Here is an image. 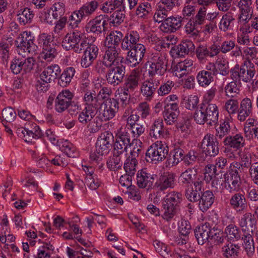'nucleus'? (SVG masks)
Segmentation results:
<instances>
[{
    "label": "nucleus",
    "mask_w": 258,
    "mask_h": 258,
    "mask_svg": "<svg viewBox=\"0 0 258 258\" xmlns=\"http://www.w3.org/2000/svg\"><path fill=\"white\" fill-rule=\"evenodd\" d=\"M238 223L244 234L253 233L256 229V219L250 212L243 214L239 219Z\"/></svg>",
    "instance_id": "f3484780"
},
{
    "label": "nucleus",
    "mask_w": 258,
    "mask_h": 258,
    "mask_svg": "<svg viewBox=\"0 0 258 258\" xmlns=\"http://www.w3.org/2000/svg\"><path fill=\"white\" fill-rule=\"evenodd\" d=\"M107 48L105 52L103 60L106 61L112 66L118 57V53L116 47L112 46H106Z\"/></svg>",
    "instance_id": "8fccbe9b"
},
{
    "label": "nucleus",
    "mask_w": 258,
    "mask_h": 258,
    "mask_svg": "<svg viewBox=\"0 0 258 258\" xmlns=\"http://www.w3.org/2000/svg\"><path fill=\"white\" fill-rule=\"evenodd\" d=\"M214 231V230L211 229L210 224L207 223L197 227L194 233L198 243L200 245L204 244L211 237L213 236Z\"/></svg>",
    "instance_id": "5701e85b"
},
{
    "label": "nucleus",
    "mask_w": 258,
    "mask_h": 258,
    "mask_svg": "<svg viewBox=\"0 0 258 258\" xmlns=\"http://www.w3.org/2000/svg\"><path fill=\"white\" fill-rule=\"evenodd\" d=\"M76 70L74 68L70 67L64 69L62 73L59 75L58 79V84L62 87H67L70 84L75 75Z\"/></svg>",
    "instance_id": "4c0bfd02"
},
{
    "label": "nucleus",
    "mask_w": 258,
    "mask_h": 258,
    "mask_svg": "<svg viewBox=\"0 0 258 258\" xmlns=\"http://www.w3.org/2000/svg\"><path fill=\"white\" fill-rule=\"evenodd\" d=\"M237 7L239 10L238 22L242 24L247 23L251 19L253 13L251 0H239Z\"/></svg>",
    "instance_id": "ddd939ff"
},
{
    "label": "nucleus",
    "mask_w": 258,
    "mask_h": 258,
    "mask_svg": "<svg viewBox=\"0 0 258 258\" xmlns=\"http://www.w3.org/2000/svg\"><path fill=\"white\" fill-rule=\"evenodd\" d=\"M181 17L170 16L166 18L160 26V30L164 33H174L179 30L182 25Z\"/></svg>",
    "instance_id": "a211bd4d"
},
{
    "label": "nucleus",
    "mask_w": 258,
    "mask_h": 258,
    "mask_svg": "<svg viewBox=\"0 0 258 258\" xmlns=\"http://www.w3.org/2000/svg\"><path fill=\"white\" fill-rule=\"evenodd\" d=\"M169 11L166 9L164 7H162L161 5L158 6V8L154 16V19L155 22L158 23H162L167 18L168 12Z\"/></svg>",
    "instance_id": "680f3d73"
},
{
    "label": "nucleus",
    "mask_w": 258,
    "mask_h": 258,
    "mask_svg": "<svg viewBox=\"0 0 258 258\" xmlns=\"http://www.w3.org/2000/svg\"><path fill=\"white\" fill-rule=\"evenodd\" d=\"M195 45L189 40L186 39L182 41L180 44L176 46V53L179 56H184L186 54L194 52Z\"/></svg>",
    "instance_id": "a19ab883"
},
{
    "label": "nucleus",
    "mask_w": 258,
    "mask_h": 258,
    "mask_svg": "<svg viewBox=\"0 0 258 258\" xmlns=\"http://www.w3.org/2000/svg\"><path fill=\"white\" fill-rule=\"evenodd\" d=\"M133 146L130 152L128 157L136 159L142 153L143 149V143L139 140H134L132 143Z\"/></svg>",
    "instance_id": "e2e57ef3"
},
{
    "label": "nucleus",
    "mask_w": 258,
    "mask_h": 258,
    "mask_svg": "<svg viewBox=\"0 0 258 258\" xmlns=\"http://www.w3.org/2000/svg\"><path fill=\"white\" fill-rule=\"evenodd\" d=\"M206 15V9L205 7L200 8L198 13L193 18V22L195 25H198L199 27L203 24L205 22V17Z\"/></svg>",
    "instance_id": "774afa93"
},
{
    "label": "nucleus",
    "mask_w": 258,
    "mask_h": 258,
    "mask_svg": "<svg viewBox=\"0 0 258 258\" xmlns=\"http://www.w3.org/2000/svg\"><path fill=\"white\" fill-rule=\"evenodd\" d=\"M214 76L211 72L201 71L197 75V80L200 86L206 87L214 81Z\"/></svg>",
    "instance_id": "79ce46f5"
},
{
    "label": "nucleus",
    "mask_w": 258,
    "mask_h": 258,
    "mask_svg": "<svg viewBox=\"0 0 258 258\" xmlns=\"http://www.w3.org/2000/svg\"><path fill=\"white\" fill-rule=\"evenodd\" d=\"M182 200V194L179 192L172 191L169 193L165 198L164 202L170 205L178 207V205L181 203Z\"/></svg>",
    "instance_id": "3c124183"
},
{
    "label": "nucleus",
    "mask_w": 258,
    "mask_h": 258,
    "mask_svg": "<svg viewBox=\"0 0 258 258\" xmlns=\"http://www.w3.org/2000/svg\"><path fill=\"white\" fill-rule=\"evenodd\" d=\"M235 18L232 13L228 12L224 14L219 24V29L224 32L231 30L234 26Z\"/></svg>",
    "instance_id": "c9c22d12"
},
{
    "label": "nucleus",
    "mask_w": 258,
    "mask_h": 258,
    "mask_svg": "<svg viewBox=\"0 0 258 258\" xmlns=\"http://www.w3.org/2000/svg\"><path fill=\"white\" fill-rule=\"evenodd\" d=\"M114 143V137L110 132H105L101 134L98 138L96 147L98 150H101L104 153H108Z\"/></svg>",
    "instance_id": "b1692460"
},
{
    "label": "nucleus",
    "mask_w": 258,
    "mask_h": 258,
    "mask_svg": "<svg viewBox=\"0 0 258 258\" xmlns=\"http://www.w3.org/2000/svg\"><path fill=\"white\" fill-rule=\"evenodd\" d=\"M98 7L96 1H92L84 4L78 10L74 11L69 17V25L72 28L78 27L79 24L84 17L92 15Z\"/></svg>",
    "instance_id": "7ed1b4c3"
},
{
    "label": "nucleus",
    "mask_w": 258,
    "mask_h": 258,
    "mask_svg": "<svg viewBox=\"0 0 258 258\" xmlns=\"http://www.w3.org/2000/svg\"><path fill=\"white\" fill-rule=\"evenodd\" d=\"M252 102L249 98H245L240 102L237 112V119L244 121L252 113Z\"/></svg>",
    "instance_id": "c85d7f7f"
},
{
    "label": "nucleus",
    "mask_w": 258,
    "mask_h": 258,
    "mask_svg": "<svg viewBox=\"0 0 258 258\" xmlns=\"http://www.w3.org/2000/svg\"><path fill=\"white\" fill-rule=\"evenodd\" d=\"M241 178L239 172L228 171L224 174V180L221 184V192L227 191L230 193L239 189L241 185Z\"/></svg>",
    "instance_id": "9d476101"
},
{
    "label": "nucleus",
    "mask_w": 258,
    "mask_h": 258,
    "mask_svg": "<svg viewBox=\"0 0 258 258\" xmlns=\"http://www.w3.org/2000/svg\"><path fill=\"white\" fill-rule=\"evenodd\" d=\"M125 74V67L123 64L112 65L106 72V80L113 86H118L123 82Z\"/></svg>",
    "instance_id": "9b49d317"
},
{
    "label": "nucleus",
    "mask_w": 258,
    "mask_h": 258,
    "mask_svg": "<svg viewBox=\"0 0 258 258\" xmlns=\"http://www.w3.org/2000/svg\"><path fill=\"white\" fill-rule=\"evenodd\" d=\"M97 100L91 95L85 97V107L78 117L79 121L83 125H87L88 131L91 133L98 132L102 126L101 121L95 117L97 110Z\"/></svg>",
    "instance_id": "f257e3e1"
},
{
    "label": "nucleus",
    "mask_w": 258,
    "mask_h": 258,
    "mask_svg": "<svg viewBox=\"0 0 258 258\" xmlns=\"http://www.w3.org/2000/svg\"><path fill=\"white\" fill-rule=\"evenodd\" d=\"M175 175L171 172H164L155 182L154 188L157 191H164L168 188H172L175 185Z\"/></svg>",
    "instance_id": "4468645a"
},
{
    "label": "nucleus",
    "mask_w": 258,
    "mask_h": 258,
    "mask_svg": "<svg viewBox=\"0 0 258 258\" xmlns=\"http://www.w3.org/2000/svg\"><path fill=\"white\" fill-rule=\"evenodd\" d=\"M253 233L244 234L242 239L243 241V246L247 255L251 256L254 252V242L252 237Z\"/></svg>",
    "instance_id": "a18cd8bd"
},
{
    "label": "nucleus",
    "mask_w": 258,
    "mask_h": 258,
    "mask_svg": "<svg viewBox=\"0 0 258 258\" xmlns=\"http://www.w3.org/2000/svg\"><path fill=\"white\" fill-rule=\"evenodd\" d=\"M160 84L155 78H149L144 82L141 87V93L147 100H150L155 94Z\"/></svg>",
    "instance_id": "a878e982"
},
{
    "label": "nucleus",
    "mask_w": 258,
    "mask_h": 258,
    "mask_svg": "<svg viewBox=\"0 0 258 258\" xmlns=\"http://www.w3.org/2000/svg\"><path fill=\"white\" fill-rule=\"evenodd\" d=\"M80 37H83V34L77 30H75L72 33L67 34L62 41V47L66 50H73L77 44V41L80 40Z\"/></svg>",
    "instance_id": "473e14b6"
},
{
    "label": "nucleus",
    "mask_w": 258,
    "mask_h": 258,
    "mask_svg": "<svg viewBox=\"0 0 258 258\" xmlns=\"http://www.w3.org/2000/svg\"><path fill=\"white\" fill-rule=\"evenodd\" d=\"M128 51L126 63L131 67H136L141 63L146 52V47L143 45H137Z\"/></svg>",
    "instance_id": "f8f14e48"
},
{
    "label": "nucleus",
    "mask_w": 258,
    "mask_h": 258,
    "mask_svg": "<svg viewBox=\"0 0 258 258\" xmlns=\"http://www.w3.org/2000/svg\"><path fill=\"white\" fill-rule=\"evenodd\" d=\"M131 145L123 141L116 140L114 143V152L117 155L126 153L128 147H130Z\"/></svg>",
    "instance_id": "338daca9"
},
{
    "label": "nucleus",
    "mask_w": 258,
    "mask_h": 258,
    "mask_svg": "<svg viewBox=\"0 0 258 258\" xmlns=\"http://www.w3.org/2000/svg\"><path fill=\"white\" fill-rule=\"evenodd\" d=\"M228 62L225 59L217 60L216 61V76L217 74L225 76L228 74L229 70Z\"/></svg>",
    "instance_id": "13d9d810"
},
{
    "label": "nucleus",
    "mask_w": 258,
    "mask_h": 258,
    "mask_svg": "<svg viewBox=\"0 0 258 258\" xmlns=\"http://www.w3.org/2000/svg\"><path fill=\"white\" fill-rule=\"evenodd\" d=\"M116 140L123 141L125 143L132 144L131 143V130L126 126H121L116 135Z\"/></svg>",
    "instance_id": "864d4df0"
},
{
    "label": "nucleus",
    "mask_w": 258,
    "mask_h": 258,
    "mask_svg": "<svg viewBox=\"0 0 258 258\" xmlns=\"http://www.w3.org/2000/svg\"><path fill=\"white\" fill-rule=\"evenodd\" d=\"M201 148L202 155L205 157H214L219 153L218 139L213 134L206 135L201 142Z\"/></svg>",
    "instance_id": "423d86ee"
},
{
    "label": "nucleus",
    "mask_w": 258,
    "mask_h": 258,
    "mask_svg": "<svg viewBox=\"0 0 258 258\" xmlns=\"http://www.w3.org/2000/svg\"><path fill=\"white\" fill-rule=\"evenodd\" d=\"M229 205L237 213H241L247 209V202L244 194L236 192L229 199Z\"/></svg>",
    "instance_id": "aec40b11"
},
{
    "label": "nucleus",
    "mask_w": 258,
    "mask_h": 258,
    "mask_svg": "<svg viewBox=\"0 0 258 258\" xmlns=\"http://www.w3.org/2000/svg\"><path fill=\"white\" fill-rule=\"evenodd\" d=\"M140 80V75L132 72L126 80L123 88L121 89L128 92H133L138 88Z\"/></svg>",
    "instance_id": "ea45409f"
},
{
    "label": "nucleus",
    "mask_w": 258,
    "mask_h": 258,
    "mask_svg": "<svg viewBox=\"0 0 258 258\" xmlns=\"http://www.w3.org/2000/svg\"><path fill=\"white\" fill-rule=\"evenodd\" d=\"M35 63V60L32 57H15L11 62L10 69L14 74H24L30 72L33 69Z\"/></svg>",
    "instance_id": "1a4fd4ad"
},
{
    "label": "nucleus",
    "mask_w": 258,
    "mask_h": 258,
    "mask_svg": "<svg viewBox=\"0 0 258 258\" xmlns=\"http://www.w3.org/2000/svg\"><path fill=\"white\" fill-rule=\"evenodd\" d=\"M74 95L69 90H63L59 93L55 100V108L57 112H62L66 110Z\"/></svg>",
    "instance_id": "6ab92c4d"
},
{
    "label": "nucleus",
    "mask_w": 258,
    "mask_h": 258,
    "mask_svg": "<svg viewBox=\"0 0 258 258\" xmlns=\"http://www.w3.org/2000/svg\"><path fill=\"white\" fill-rule=\"evenodd\" d=\"M198 160L202 162L205 160L204 156H199V153L195 150H190L184 156L183 162L186 166H192Z\"/></svg>",
    "instance_id": "c03bdc74"
},
{
    "label": "nucleus",
    "mask_w": 258,
    "mask_h": 258,
    "mask_svg": "<svg viewBox=\"0 0 258 258\" xmlns=\"http://www.w3.org/2000/svg\"><path fill=\"white\" fill-rule=\"evenodd\" d=\"M26 130V142H31L33 139H38L42 136L39 126L34 122H27L25 124Z\"/></svg>",
    "instance_id": "2f4dec72"
},
{
    "label": "nucleus",
    "mask_w": 258,
    "mask_h": 258,
    "mask_svg": "<svg viewBox=\"0 0 258 258\" xmlns=\"http://www.w3.org/2000/svg\"><path fill=\"white\" fill-rule=\"evenodd\" d=\"M111 93V90L110 88L107 87H103L100 89L99 93L96 94L94 91H88L87 90L85 94L84 95L83 100L85 102V97L88 96L90 97L91 95H92L93 97H95V98L97 100V102L98 105H97V108L100 104H102L101 99H105L106 98H108Z\"/></svg>",
    "instance_id": "e433bc0d"
},
{
    "label": "nucleus",
    "mask_w": 258,
    "mask_h": 258,
    "mask_svg": "<svg viewBox=\"0 0 258 258\" xmlns=\"http://www.w3.org/2000/svg\"><path fill=\"white\" fill-rule=\"evenodd\" d=\"M231 127L227 120L221 122L218 127L216 128V134L214 135L218 139H222L224 136L229 134Z\"/></svg>",
    "instance_id": "5fc2aeb1"
},
{
    "label": "nucleus",
    "mask_w": 258,
    "mask_h": 258,
    "mask_svg": "<svg viewBox=\"0 0 258 258\" xmlns=\"http://www.w3.org/2000/svg\"><path fill=\"white\" fill-rule=\"evenodd\" d=\"M197 169L195 167L188 168L182 172L178 178L179 183L185 187L191 186L197 176Z\"/></svg>",
    "instance_id": "cd10ccee"
},
{
    "label": "nucleus",
    "mask_w": 258,
    "mask_h": 258,
    "mask_svg": "<svg viewBox=\"0 0 258 258\" xmlns=\"http://www.w3.org/2000/svg\"><path fill=\"white\" fill-rule=\"evenodd\" d=\"M147 70L150 78L156 75L163 76L167 70V60L164 55L157 54L146 63Z\"/></svg>",
    "instance_id": "39448f33"
},
{
    "label": "nucleus",
    "mask_w": 258,
    "mask_h": 258,
    "mask_svg": "<svg viewBox=\"0 0 258 258\" xmlns=\"http://www.w3.org/2000/svg\"><path fill=\"white\" fill-rule=\"evenodd\" d=\"M116 93L118 95V101L119 102V110H124L125 108H127L128 111L131 109L130 100L131 95L130 92H127L120 88V90H118L116 91Z\"/></svg>",
    "instance_id": "58836bf2"
},
{
    "label": "nucleus",
    "mask_w": 258,
    "mask_h": 258,
    "mask_svg": "<svg viewBox=\"0 0 258 258\" xmlns=\"http://www.w3.org/2000/svg\"><path fill=\"white\" fill-rule=\"evenodd\" d=\"M52 17L54 19L57 20L62 18L65 13V6L63 3L58 2L55 3L53 6Z\"/></svg>",
    "instance_id": "0e129e2a"
},
{
    "label": "nucleus",
    "mask_w": 258,
    "mask_h": 258,
    "mask_svg": "<svg viewBox=\"0 0 258 258\" xmlns=\"http://www.w3.org/2000/svg\"><path fill=\"white\" fill-rule=\"evenodd\" d=\"M162 206L164 211L162 218L167 221H170L176 215L178 207L173 206V204L172 205H170L164 202H163Z\"/></svg>",
    "instance_id": "de8ad7c7"
},
{
    "label": "nucleus",
    "mask_w": 258,
    "mask_h": 258,
    "mask_svg": "<svg viewBox=\"0 0 258 258\" xmlns=\"http://www.w3.org/2000/svg\"><path fill=\"white\" fill-rule=\"evenodd\" d=\"M215 196L210 190H206L201 195L199 201V208L203 212H206L212 205Z\"/></svg>",
    "instance_id": "c756f323"
},
{
    "label": "nucleus",
    "mask_w": 258,
    "mask_h": 258,
    "mask_svg": "<svg viewBox=\"0 0 258 258\" xmlns=\"http://www.w3.org/2000/svg\"><path fill=\"white\" fill-rule=\"evenodd\" d=\"M153 245L156 252L165 258H167L169 255L172 256L173 252L170 248L164 243L157 240L153 241Z\"/></svg>",
    "instance_id": "09e8293b"
},
{
    "label": "nucleus",
    "mask_w": 258,
    "mask_h": 258,
    "mask_svg": "<svg viewBox=\"0 0 258 258\" xmlns=\"http://www.w3.org/2000/svg\"><path fill=\"white\" fill-rule=\"evenodd\" d=\"M155 175L150 173L147 168L139 170L137 174V183L140 188H150L155 180Z\"/></svg>",
    "instance_id": "412c9836"
},
{
    "label": "nucleus",
    "mask_w": 258,
    "mask_h": 258,
    "mask_svg": "<svg viewBox=\"0 0 258 258\" xmlns=\"http://www.w3.org/2000/svg\"><path fill=\"white\" fill-rule=\"evenodd\" d=\"M119 155L114 152L113 156L108 159L107 166L110 170L115 171L121 167L122 162Z\"/></svg>",
    "instance_id": "052dcab7"
},
{
    "label": "nucleus",
    "mask_w": 258,
    "mask_h": 258,
    "mask_svg": "<svg viewBox=\"0 0 258 258\" xmlns=\"http://www.w3.org/2000/svg\"><path fill=\"white\" fill-rule=\"evenodd\" d=\"M122 33L119 31H111L105 40V46H117L123 39Z\"/></svg>",
    "instance_id": "37998d69"
},
{
    "label": "nucleus",
    "mask_w": 258,
    "mask_h": 258,
    "mask_svg": "<svg viewBox=\"0 0 258 258\" xmlns=\"http://www.w3.org/2000/svg\"><path fill=\"white\" fill-rule=\"evenodd\" d=\"M169 151L168 146L161 141L152 144L148 148L146 154L147 162L157 163L162 162L166 158Z\"/></svg>",
    "instance_id": "20e7f679"
},
{
    "label": "nucleus",
    "mask_w": 258,
    "mask_h": 258,
    "mask_svg": "<svg viewBox=\"0 0 258 258\" xmlns=\"http://www.w3.org/2000/svg\"><path fill=\"white\" fill-rule=\"evenodd\" d=\"M34 36L31 32H24L19 36L15 41V45L18 48V51L20 54V50H24L25 52L37 53L38 46L34 43Z\"/></svg>",
    "instance_id": "6e6552de"
},
{
    "label": "nucleus",
    "mask_w": 258,
    "mask_h": 258,
    "mask_svg": "<svg viewBox=\"0 0 258 258\" xmlns=\"http://www.w3.org/2000/svg\"><path fill=\"white\" fill-rule=\"evenodd\" d=\"M239 103L237 100L230 99L227 100L224 106V108L230 115L237 114Z\"/></svg>",
    "instance_id": "bf43d9fd"
},
{
    "label": "nucleus",
    "mask_w": 258,
    "mask_h": 258,
    "mask_svg": "<svg viewBox=\"0 0 258 258\" xmlns=\"http://www.w3.org/2000/svg\"><path fill=\"white\" fill-rule=\"evenodd\" d=\"M108 16L105 15H100L94 19L90 20L86 26L88 32L99 34L105 30V26L107 24Z\"/></svg>",
    "instance_id": "dca6fc26"
},
{
    "label": "nucleus",
    "mask_w": 258,
    "mask_h": 258,
    "mask_svg": "<svg viewBox=\"0 0 258 258\" xmlns=\"http://www.w3.org/2000/svg\"><path fill=\"white\" fill-rule=\"evenodd\" d=\"M194 118L197 124L206 123L209 126H215L219 118V110L214 103H202L198 105L194 114Z\"/></svg>",
    "instance_id": "f03ea898"
},
{
    "label": "nucleus",
    "mask_w": 258,
    "mask_h": 258,
    "mask_svg": "<svg viewBox=\"0 0 258 258\" xmlns=\"http://www.w3.org/2000/svg\"><path fill=\"white\" fill-rule=\"evenodd\" d=\"M249 63V61H245L242 65L236 64L231 69V78L233 81L240 83L241 81L248 82L252 80L255 72L252 68H248L247 64Z\"/></svg>",
    "instance_id": "0eeeda50"
},
{
    "label": "nucleus",
    "mask_w": 258,
    "mask_h": 258,
    "mask_svg": "<svg viewBox=\"0 0 258 258\" xmlns=\"http://www.w3.org/2000/svg\"><path fill=\"white\" fill-rule=\"evenodd\" d=\"M224 232L227 239L230 241L238 240L241 238L240 231L234 224H230L227 226L225 229Z\"/></svg>",
    "instance_id": "49530a36"
},
{
    "label": "nucleus",
    "mask_w": 258,
    "mask_h": 258,
    "mask_svg": "<svg viewBox=\"0 0 258 258\" xmlns=\"http://www.w3.org/2000/svg\"><path fill=\"white\" fill-rule=\"evenodd\" d=\"M199 99L196 95H190L185 96L183 99V106L190 110H195L198 108Z\"/></svg>",
    "instance_id": "603ef678"
},
{
    "label": "nucleus",
    "mask_w": 258,
    "mask_h": 258,
    "mask_svg": "<svg viewBox=\"0 0 258 258\" xmlns=\"http://www.w3.org/2000/svg\"><path fill=\"white\" fill-rule=\"evenodd\" d=\"M56 44H52L51 46L43 48L41 52V57L47 61H51L57 55Z\"/></svg>",
    "instance_id": "4d7b16f0"
},
{
    "label": "nucleus",
    "mask_w": 258,
    "mask_h": 258,
    "mask_svg": "<svg viewBox=\"0 0 258 258\" xmlns=\"http://www.w3.org/2000/svg\"><path fill=\"white\" fill-rule=\"evenodd\" d=\"M119 109V102L116 99L110 98L104 102V107L101 113V117L105 121L112 119Z\"/></svg>",
    "instance_id": "393cba45"
},
{
    "label": "nucleus",
    "mask_w": 258,
    "mask_h": 258,
    "mask_svg": "<svg viewBox=\"0 0 258 258\" xmlns=\"http://www.w3.org/2000/svg\"><path fill=\"white\" fill-rule=\"evenodd\" d=\"M225 145L239 150L245 145V140L241 134H236L233 136L226 137L223 141Z\"/></svg>",
    "instance_id": "7c9ffc66"
},
{
    "label": "nucleus",
    "mask_w": 258,
    "mask_h": 258,
    "mask_svg": "<svg viewBox=\"0 0 258 258\" xmlns=\"http://www.w3.org/2000/svg\"><path fill=\"white\" fill-rule=\"evenodd\" d=\"M61 69L58 64H52L45 68L40 74V79L43 82L52 83L60 75Z\"/></svg>",
    "instance_id": "4be33fe9"
},
{
    "label": "nucleus",
    "mask_w": 258,
    "mask_h": 258,
    "mask_svg": "<svg viewBox=\"0 0 258 258\" xmlns=\"http://www.w3.org/2000/svg\"><path fill=\"white\" fill-rule=\"evenodd\" d=\"M138 162L136 159L127 157L124 163V169L126 173L134 176L137 171Z\"/></svg>",
    "instance_id": "6e6d98bb"
},
{
    "label": "nucleus",
    "mask_w": 258,
    "mask_h": 258,
    "mask_svg": "<svg viewBox=\"0 0 258 258\" xmlns=\"http://www.w3.org/2000/svg\"><path fill=\"white\" fill-rule=\"evenodd\" d=\"M240 250V246L237 244L227 241L222 247L223 255L226 258H237Z\"/></svg>",
    "instance_id": "72a5a7b5"
},
{
    "label": "nucleus",
    "mask_w": 258,
    "mask_h": 258,
    "mask_svg": "<svg viewBox=\"0 0 258 258\" xmlns=\"http://www.w3.org/2000/svg\"><path fill=\"white\" fill-rule=\"evenodd\" d=\"M34 16V14L32 10L25 8L18 11L17 20L21 25H25L32 23Z\"/></svg>",
    "instance_id": "f704fd0d"
},
{
    "label": "nucleus",
    "mask_w": 258,
    "mask_h": 258,
    "mask_svg": "<svg viewBox=\"0 0 258 258\" xmlns=\"http://www.w3.org/2000/svg\"><path fill=\"white\" fill-rule=\"evenodd\" d=\"M99 53V48L96 45L89 43L83 52L81 59V65L87 68L90 67L97 58Z\"/></svg>",
    "instance_id": "2eb2a0df"
},
{
    "label": "nucleus",
    "mask_w": 258,
    "mask_h": 258,
    "mask_svg": "<svg viewBox=\"0 0 258 258\" xmlns=\"http://www.w3.org/2000/svg\"><path fill=\"white\" fill-rule=\"evenodd\" d=\"M169 131L164 127L162 119L155 120L150 127L149 135L155 139L164 138L169 135Z\"/></svg>",
    "instance_id": "bb28decb"
},
{
    "label": "nucleus",
    "mask_w": 258,
    "mask_h": 258,
    "mask_svg": "<svg viewBox=\"0 0 258 258\" xmlns=\"http://www.w3.org/2000/svg\"><path fill=\"white\" fill-rule=\"evenodd\" d=\"M32 156L33 158L35 160L37 166L40 168H44L50 164V160L43 154L39 155L37 154L35 151H34L33 152Z\"/></svg>",
    "instance_id": "69168bd1"
}]
</instances>
